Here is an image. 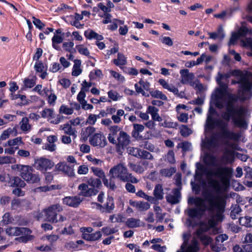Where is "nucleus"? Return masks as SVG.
Returning <instances> with one entry per match:
<instances>
[{"instance_id": "5701e85b", "label": "nucleus", "mask_w": 252, "mask_h": 252, "mask_svg": "<svg viewBox=\"0 0 252 252\" xmlns=\"http://www.w3.org/2000/svg\"><path fill=\"white\" fill-rule=\"evenodd\" d=\"M60 129L63 130L65 134L72 136L74 138L76 137L77 131L75 128L73 127L69 123L60 126Z\"/></svg>"}, {"instance_id": "1a4fd4ad", "label": "nucleus", "mask_w": 252, "mask_h": 252, "mask_svg": "<svg viewBox=\"0 0 252 252\" xmlns=\"http://www.w3.org/2000/svg\"><path fill=\"white\" fill-rule=\"evenodd\" d=\"M93 204L95 205L97 209L102 213H111L115 208L114 198L109 195H107L106 202L103 205L96 202H94Z\"/></svg>"}, {"instance_id": "ddd939ff", "label": "nucleus", "mask_w": 252, "mask_h": 252, "mask_svg": "<svg viewBox=\"0 0 252 252\" xmlns=\"http://www.w3.org/2000/svg\"><path fill=\"white\" fill-rule=\"evenodd\" d=\"M83 198L78 195L65 196L62 199L63 204L67 206L77 208L83 201Z\"/></svg>"}, {"instance_id": "5fc2aeb1", "label": "nucleus", "mask_w": 252, "mask_h": 252, "mask_svg": "<svg viewBox=\"0 0 252 252\" xmlns=\"http://www.w3.org/2000/svg\"><path fill=\"white\" fill-rule=\"evenodd\" d=\"M92 170L94 174L98 177L99 179H100L105 177V173L102 169L98 168L92 167Z\"/></svg>"}, {"instance_id": "9d476101", "label": "nucleus", "mask_w": 252, "mask_h": 252, "mask_svg": "<svg viewBox=\"0 0 252 252\" xmlns=\"http://www.w3.org/2000/svg\"><path fill=\"white\" fill-rule=\"evenodd\" d=\"M34 167L43 173L51 169L54 165V163L49 158H34Z\"/></svg>"}, {"instance_id": "f03ea898", "label": "nucleus", "mask_w": 252, "mask_h": 252, "mask_svg": "<svg viewBox=\"0 0 252 252\" xmlns=\"http://www.w3.org/2000/svg\"><path fill=\"white\" fill-rule=\"evenodd\" d=\"M227 173L228 169L226 168H219L215 172V175L220 178V182L212 178H207L208 186L213 189L217 195H213L209 191L204 190L202 194L208 205L189 209L188 213L189 217L200 219L205 211H208L210 213L215 211V217L218 220H221L223 219V213L226 206V196L220 195L219 194L224 190L229 185V179L227 176Z\"/></svg>"}, {"instance_id": "c9c22d12", "label": "nucleus", "mask_w": 252, "mask_h": 252, "mask_svg": "<svg viewBox=\"0 0 252 252\" xmlns=\"http://www.w3.org/2000/svg\"><path fill=\"white\" fill-rule=\"evenodd\" d=\"M126 224L128 228L138 227L141 226L140 220L133 218H128L126 222Z\"/></svg>"}, {"instance_id": "4468645a", "label": "nucleus", "mask_w": 252, "mask_h": 252, "mask_svg": "<svg viewBox=\"0 0 252 252\" xmlns=\"http://www.w3.org/2000/svg\"><path fill=\"white\" fill-rule=\"evenodd\" d=\"M89 185L87 183H82L78 187V189L80 191L78 195L84 197H91L97 194V191L94 189L89 188Z\"/></svg>"}, {"instance_id": "9b49d317", "label": "nucleus", "mask_w": 252, "mask_h": 252, "mask_svg": "<svg viewBox=\"0 0 252 252\" xmlns=\"http://www.w3.org/2000/svg\"><path fill=\"white\" fill-rule=\"evenodd\" d=\"M226 92L223 89L218 88L212 94V100L216 107L222 109L224 107V100Z\"/></svg>"}, {"instance_id": "a18cd8bd", "label": "nucleus", "mask_w": 252, "mask_h": 252, "mask_svg": "<svg viewBox=\"0 0 252 252\" xmlns=\"http://www.w3.org/2000/svg\"><path fill=\"white\" fill-rule=\"evenodd\" d=\"M36 80V77L35 76L32 79L26 78L24 81V85L27 88H31L35 85Z\"/></svg>"}, {"instance_id": "423d86ee", "label": "nucleus", "mask_w": 252, "mask_h": 252, "mask_svg": "<svg viewBox=\"0 0 252 252\" xmlns=\"http://www.w3.org/2000/svg\"><path fill=\"white\" fill-rule=\"evenodd\" d=\"M215 138L218 139L221 141L224 146V156L221 158H234L235 152L232 149L231 145L229 142L228 146H226L224 142L222 140H221L214 135V137L212 139H208L207 140H203L202 141L201 146L203 148L211 151H213L216 148L217 144L215 141Z\"/></svg>"}, {"instance_id": "7ed1b4c3", "label": "nucleus", "mask_w": 252, "mask_h": 252, "mask_svg": "<svg viewBox=\"0 0 252 252\" xmlns=\"http://www.w3.org/2000/svg\"><path fill=\"white\" fill-rule=\"evenodd\" d=\"M110 174H111V176L109 179V189L112 190H114L117 188L113 180V178L116 177L124 182L132 183H137L138 182V180L131 174L127 173L126 168L121 164L117 165L112 168L110 170Z\"/></svg>"}, {"instance_id": "aec40b11", "label": "nucleus", "mask_w": 252, "mask_h": 252, "mask_svg": "<svg viewBox=\"0 0 252 252\" xmlns=\"http://www.w3.org/2000/svg\"><path fill=\"white\" fill-rule=\"evenodd\" d=\"M108 129L110 131L107 137L108 141L113 144H116L117 143V140L115 139L116 136L118 132L121 131V128L118 126L113 125L110 126Z\"/></svg>"}, {"instance_id": "69168bd1", "label": "nucleus", "mask_w": 252, "mask_h": 252, "mask_svg": "<svg viewBox=\"0 0 252 252\" xmlns=\"http://www.w3.org/2000/svg\"><path fill=\"white\" fill-rule=\"evenodd\" d=\"M240 35L238 33L234 32L232 34L230 38L229 45H233L235 43L237 40L238 39Z\"/></svg>"}, {"instance_id": "dca6fc26", "label": "nucleus", "mask_w": 252, "mask_h": 252, "mask_svg": "<svg viewBox=\"0 0 252 252\" xmlns=\"http://www.w3.org/2000/svg\"><path fill=\"white\" fill-rule=\"evenodd\" d=\"M180 73L182 78L181 82L182 84L189 83L191 86H194V82H192L194 78L193 73L189 72L188 69H184L180 71Z\"/></svg>"}, {"instance_id": "603ef678", "label": "nucleus", "mask_w": 252, "mask_h": 252, "mask_svg": "<svg viewBox=\"0 0 252 252\" xmlns=\"http://www.w3.org/2000/svg\"><path fill=\"white\" fill-rule=\"evenodd\" d=\"M74 45V44L73 41L65 42L63 44V48L65 51L72 53Z\"/></svg>"}, {"instance_id": "13d9d810", "label": "nucleus", "mask_w": 252, "mask_h": 252, "mask_svg": "<svg viewBox=\"0 0 252 252\" xmlns=\"http://www.w3.org/2000/svg\"><path fill=\"white\" fill-rule=\"evenodd\" d=\"M244 170L245 178L252 180V168L248 166H245L244 167Z\"/></svg>"}, {"instance_id": "f3484780", "label": "nucleus", "mask_w": 252, "mask_h": 252, "mask_svg": "<svg viewBox=\"0 0 252 252\" xmlns=\"http://www.w3.org/2000/svg\"><path fill=\"white\" fill-rule=\"evenodd\" d=\"M83 181L87 183L89 186L92 187V188H91L92 189L96 190L97 194L102 187L101 181L99 178H95L94 177L88 178L87 177H85Z\"/></svg>"}, {"instance_id": "20e7f679", "label": "nucleus", "mask_w": 252, "mask_h": 252, "mask_svg": "<svg viewBox=\"0 0 252 252\" xmlns=\"http://www.w3.org/2000/svg\"><path fill=\"white\" fill-rule=\"evenodd\" d=\"M6 233L9 236H20L16 240L20 243H26L33 239L34 236L31 235L32 231L27 227H10L6 229Z\"/></svg>"}, {"instance_id": "393cba45", "label": "nucleus", "mask_w": 252, "mask_h": 252, "mask_svg": "<svg viewBox=\"0 0 252 252\" xmlns=\"http://www.w3.org/2000/svg\"><path fill=\"white\" fill-rule=\"evenodd\" d=\"M10 186L14 188H24L26 186V184L19 177H12L9 181Z\"/></svg>"}, {"instance_id": "0e129e2a", "label": "nucleus", "mask_w": 252, "mask_h": 252, "mask_svg": "<svg viewBox=\"0 0 252 252\" xmlns=\"http://www.w3.org/2000/svg\"><path fill=\"white\" fill-rule=\"evenodd\" d=\"M48 96L47 100L48 103L50 105H54L55 101L57 99V97L56 94L54 93H51Z\"/></svg>"}, {"instance_id": "a878e982", "label": "nucleus", "mask_w": 252, "mask_h": 252, "mask_svg": "<svg viewBox=\"0 0 252 252\" xmlns=\"http://www.w3.org/2000/svg\"><path fill=\"white\" fill-rule=\"evenodd\" d=\"M129 203L131 206L135 207L140 211L147 210L150 207V204L146 202H137L130 200Z\"/></svg>"}, {"instance_id": "864d4df0", "label": "nucleus", "mask_w": 252, "mask_h": 252, "mask_svg": "<svg viewBox=\"0 0 252 252\" xmlns=\"http://www.w3.org/2000/svg\"><path fill=\"white\" fill-rule=\"evenodd\" d=\"M11 210H17L21 206V202L19 198H14L11 200Z\"/></svg>"}, {"instance_id": "4be33fe9", "label": "nucleus", "mask_w": 252, "mask_h": 252, "mask_svg": "<svg viewBox=\"0 0 252 252\" xmlns=\"http://www.w3.org/2000/svg\"><path fill=\"white\" fill-rule=\"evenodd\" d=\"M247 20L248 21L252 23V15L248 16ZM242 44L243 46L250 49L251 51L247 52L246 54L248 56H252V38H246L241 40Z\"/></svg>"}, {"instance_id": "f257e3e1", "label": "nucleus", "mask_w": 252, "mask_h": 252, "mask_svg": "<svg viewBox=\"0 0 252 252\" xmlns=\"http://www.w3.org/2000/svg\"><path fill=\"white\" fill-rule=\"evenodd\" d=\"M236 101L235 96L229 95L225 110L220 113L221 119H214L211 115L208 114L205 126L206 131L207 129L212 130L215 127H217L218 130L215 133V136L222 140L226 146L229 145V140L236 141L240 138L239 134L228 128V123L231 119L239 127L244 128L247 126L245 120L246 110L242 106H235V102Z\"/></svg>"}, {"instance_id": "473e14b6", "label": "nucleus", "mask_w": 252, "mask_h": 252, "mask_svg": "<svg viewBox=\"0 0 252 252\" xmlns=\"http://www.w3.org/2000/svg\"><path fill=\"white\" fill-rule=\"evenodd\" d=\"M21 129L25 133L29 132L31 129V126L29 124V119L27 117H24L20 123Z\"/></svg>"}, {"instance_id": "8fccbe9b", "label": "nucleus", "mask_w": 252, "mask_h": 252, "mask_svg": "<svg viewBox=\"0 0 252 252\" xmlns=\"http://www.w3.org/2000/svg\"><path fill=\"white\" fill-rule=\"evenodd\" d=\"M11 198L9 196H2L0 198V204L3 207L7 206L11 202Z\"/></svg>"}, {"instance_id": "37998d69", "label": "nucleus", "mask_w": 252, "mask_h": 252, "mask_svg": "<svg viewBox=\"0 0 252 252\" xmlns=\"http://www.w3.org/2000/svg\"><path fill=\"white\" fill-rule=\"evenodd\" d=\"M177 148H181L183 152H186L191 150V144L189 142H183L179 143Z\"/></svg>"}, {"instance_id": "a19ab883", "label": "nucleus", "mask_w": 252, "mask_h": 252, "mask_svg": "<svg viewBox=\"0 0 252 252\" xmlns=\"http://www.w3.org/2000/svg\"><path fill=\"white\" fill-rule=\"evenodd\" d=\"M151 95L155 98H159L162 100H167V96L161 91L158 90L153 91L150 92Z\"/></svg>"}, {"instance_id": "7c9ffc66", "label": "nucleus", "mask_w": 252, "mask_h": 252, "mask_svg": "<svg viewBox=\"0 0 252 252\" xmlns=\"http://www.w3.org/2000/svg\"><path fill=\"white\" fill-rule=\"evenodd\" d=\"M140 163H141L142 166L140 165L139 164L137 165L132 163H129L128 166L131 169L134 171L136 173H143L144 171V169L142 166H147L148 163L145 160H142L141 162H140Z\"/></svg>"}, {"instance_id": "72a5a7b5", "label": "nucleus", "mask_w": 252, "mask_h": 252, "mask_svg": "<svg viewBox=\"0 0 252 252\" xmlns=\"http://www.w3.org/2000/svg\"><path fill=\"white\" fill-rule=\"evenodd\" d=\"M199 250L198 241L196 239H193L191 241V244L187 248L184 252H198Z\"/></svg>"}, {"instance_id": "39448f33", "label": "nucleus", "mask_w": 252, "mask_h": 252, "mask_svg": "<svg viewBox=\"0 0 252 252\" xmlns=\"http://www.w3.org/2000/svg\"><path fill=\"white\" fill-rule=\"evenodd\" d=\"M62 211H63V208L59 204L49 206L47 208L44 209L45 220L52 223L63 221L65 220V218L62 215H59V218L58 219V214Z\"/></svg>"}, {"instance_id": "f8f14e48", "label": "nucleus", "mask_w": 252, "mask_h": 252, "mask_svg": "<svg viewBox=\"0 0 252 252\" xmlns=\"http://www.w3.org/2000/svg\"><path fill=\"white\" fill-rule=\"evenodd\" d=\"M89 142L94 147L99 148L104 147L107 143L105 136L100 132L92 135L89 138Z\"/></svg>"}, {"instance_id": "6e6d98bb", "label": "nucleus", "mask_w": 252, "mask_h": 252, "mask_svg": "<svg viewBox=\"0 0 252 252\" xmlns=\"http://www.w3.org/2000/svg\"><path fill=\"white\" fill-rule=\"evenodd\" d=\"M223 219L221 220H218L217 218L215 217V215L214 216L212 217L211 218L208 220L207 223L208 224V225L211 228H214L217 225L218 222L221 221Z\"/></svg>"}, {"instance_id": "4c0bfd02", "label": "nucleus", "mask_w": 252, "mask_h": 252, "mask_svg": "<svg viewBox=\"0 0 252 252\" xmlns=\"http://www.w3.org/2000/svg\"><path fill=\"white\" fill-rule=\"evenodd\" d=\"M113 63L115 65L120 66L126 64L127 62L125 56L123 54L118 53L117 59H114Z\"/></svg>"}, {"instance_id": "bb28decb", "label": "nucleus", "mask_w": 252, "mask_h": 252, "mask_svg": "<svg viewBox=\"0 0 252 252\" xmlns=\"http://www.w3.org/2000/svg\"><path fill=\"white\" fill-rule=\"evenodd\" d=\"M206 201L205 198L203 199L200 197H190L188 199V204L189 205H195L196 207H203L205 205L204 202Z\"/></svg>"}, {"instance_id": "2eb2a0df", "label": "nucleus", "mask_w": 252, "mask_h": 252, "mask_svg": "<svg viewBox=\"0 0 252 252\" xmlns=\"http://www.w3.org/2000/svg\"><path fill=\"white\" fill-rule=\"evenodd\" d=\"M172 195L168 194L166 196L167 202L171 205L178 204L181 199V189L174 188L172 189Z\"/></svg>"}, {"instance_id": "f704fd0d", "label": "nucleus", "mask_w": 252, "mask_h": 252, "mask_svg": "<svg viewBox=\"0 0 252 252\" xmlns=\"http://www.w3.org/2000/svg\"><path fill=\"white\" fill-rule=\"evenodd\" d=\"M14 220L11 214L9 212H7L2 216V219L0 222V224L2 226L6 225L12 223Z\"/></svg>"}, {"instance_id": "6ab92c4d", "label": "nucleus", "mask_w": 252, "mask_h": 252, "mask_svg": "<svg viewBox=\"0 0 252 252\" xmlns=\"http://www.w3.org/2000/svg\"><path fill=\"white\" fill-rule=\"evenodd\" d=\"M74 165H67L63 163H59L56 167L58 171L63 172L65 175L69 177H73L75 175L73 169Z\"/></svg>"}, {"instance_id": "6e6552de", "label": "nucleus", "mask_w": 252, "mask_h": 252, "mask_svg": "<svg viewBox=\"0 0 252 252\" xmlns=\"http://www.w3.org/2000/svg\"><path fill=\"white\" fill-rule=\"evenodd\" d=\"M21 176L29 184H34L40 181L38 174L33 173V169L29 166H24L21 172Z\"/></svg>"}, {"instance_id": "338daca9", "label": "nucleus", "mask_w": 252, "mask_h": 252, "mask_svg": "<svg viewBox=\"0 0 252 252\" xmlns=\"http://www.w3.org/2000/svg\"><path fill=\"white\" fill-rule=\"evenodd\" d=\"M175 185L178 187L177 188L181 189H182V176L181 174L177 173L175 175Z\"/></svg>"}, {"instance_id": "79ce46f5", "label": "nucleus", "mask_w": 252, "mask_h": 252, "mask_svg": "<svg viewBox=\"0 0 252 252\" xmlns=\"http://www.w3.org/2000/svg\"><path fill=\"white\" fill-rule=\"evenodd\" d=\"M197 237L200 239L202 244L205 246H208L213 241L212 238L210 236L202 234L201 235L197 236Z\"/></svg>"}, {"instance_id": "4d7b16f0", "label": "nucleus", "mask_w": 252, "mask_h": 252, "mask_svg": "<svg viewBox=\"0 0 252 252\" xmlns=\"http://www.w3.org/2000/svg\"><path fill=\"white\" fill-rule=\"evenodd\" d=\"M180 133L182 136L184 137H187L191 134L192 131L187 126H182L180 130Z\"/></svg>"}, {"instance_id": "412c9836", "label": "nucleus", "mask_w": 252, "mask_h": 252, "mask_svg": "<svg viewBox=\"0 0 252 252\" xmlns=\"http://www.w3.org/2000/svg\"><path fill=\"white\" fill-rule=\"evenodd\" d=\"M240 84L241 87L246 91H250L252 88V80L251 81L247 77H242L239 81L236 82L234 80L232 81V84Z\"/></svg>"}, {"instance_id": "2f4dec72", "label": "nucleus", "mask_w": 252, "mask_h": 252, "mask_svg": "<svg viewBox=\"0 0 252 252\" xmlns=\"http://www.w3.org/2000/svg\"><path fill=\"white\" fill-rule=\"evenodd\" d=\"M95 131V128L94 127L92 126H88L84 129L82 130V137L84 140H87L89 137H90L92 135L94 134Z\"/></svg>"}, {"instance_id": "e433bc0d", "label": "nucleus", "mask_w": 252, "mask_h": 252, "mask_svg": "<svg viewBox=\"0 0 252 252\" xmlns=\"http://www.w3.org/2000/svg\"><path fill=\"white\" fill-rule=\"evenodd\" d=\"M239 221L241 225L245 226L247 227H252V217L249 216L240 217L239 219Z\"/></svg>"}, {"instance_id": "bf43d9fd", "label": "nucleus", "mask_w": 252, "mask_h": 252, "mask_svg": "<svg viewBox=\"0 0 252 252\" xmlns=\"http://www.w3.org/2000/svg\"><path fill=\"white\" fill-rule=\"evenodd\" d=\"M12 130L11 128H8L4 130L1 134L0 137V144L3 140H5L9 138L10 134L12 132Z\"/></svg>"}, {"instance_id": "58836bf2", "label": "nucleus", "mask_w": 252, "mask_h": 252, "mask_svg": "<svg viewBox=\"0 0 252 252\" xmlns=\"http://www.w3.org/2000/svg\"><path fill=\"white\" fill-rule=\"evenodd\" d=\"M63 41V37L59 35L55 34L52 38V46L53 47L59 50L60 49L59 47L57 45L58 44L61 43Z\"/></svg>"}, {"instance_id": "774afa93", "label": "nucleus", "mask_w": 252, "mask_h": 252, "mask_svg": "<svg viewBox=\"0 0 252 252\" xmlns=\"http://www.w3.org/2000/svg\"><path fill=\"white\" fill-rule=\"evenodd\" d=\"M96 122V116L95 114H91L89 115L87 120V123L90 125H94Z\"/></svg>"}, {"instance_id": "0eeeda50", "label": "nucleus", "mask_w": 252, "mask_h": 252, "mask_svg": "<svg viewBox=\"0 0 252 252\" xmlns=\"http://www.w3.org/2000/svg\"><path fill=\"white\" fill-rule=\"evenodd\" d=\"M117 151L122 155L123 151L130 143V137L126 132L121 130L117 138Z\"/></svg>"}, {"instance_id": "052dcab7", "label": "nucleus", "mask_w": 252, "mask_h": 252, "mask_svg": "<svg viewBox=\"0 0 252 252\" xmlns=\"http://www.w3.org/2000/svg\"><path fill=\"white\" fill-rule=\"evenodd\" d=\"M32 22L37 28L41 30L45 26V25L39 19H37L35 17H32Z\"/></svg>"}, {"instance_id": "3c124183", "label": "nucleus", "mask_w": 252, "mask_h": 252, "mask_svg": "<svg viewBox=\"0 0 252 252\" xmlns=\"http://www.w3.org/2000/svg\"><path fill=\"white\" fill-rule=\"evenodd\" d=\"M108 95L109 98L113 101H117L121 97L119 93L113 90H111L108 92Z\"/></svg>"}, {"instance_id": "680f3d73", "label": "nucleus", "mask_w": 252, "mask_h": 252, "mask_svg": "<svg viewBox=\"0 0 252 252\" xmlns=\"http://www.w3.org/2000/svg\"><path fill=\"white\" fill-rule=\"evenodd\" d=\"M102 236L101 232L97 231L95 233L90 234V241H95L99 240Z\"/></svg>"}, {"instance_id": "b1692460", "label": "nucleus", "mask_w": 252, "mask_h": 252, "mask_svg": "<svg viewBox=\"0 0 252 252\" xmlns=\"http://www.w3.org/2000/svg\"><path fill=\"white\" fill-rule=\"evenodd\" d=\"M159 110L154 106H149L147 108V113L151 114L153 121L161 122L162 118L158 114Z\"/></svg>"}, {"instance_id": "e2e57ef3", "label": "nucleus", "mask_w": 252, "mask_h": 252, "mask_svg": "<svg viewBox=\"0 0 252 252\" xmlns=\"http://www.w3.org/2000/svg\"><path fill=\"white\" fill-rule=\"evenodd\" d=\"M22 139L21 137H17L12 140H9L7 141V144H5V146L7 145L8 146H14L17 145L18 143H22Z\"/></svg>"}, {"instance_id": "ea45409f", "label": "nucleus", "mask_w": 252, "mask_h": 252, "mask_svg": "<svg viewBox=\"0 0 252 252\" xmlns=\"http://www.w3.org/2000/svg\"><path fill=\"white\" fill-rule=\"evenodd\" d=\"M41 115L43 118L53 119L55 118V114L52 109L45 108L41 112Z\"/></svg>"}, {"instance_id": "c03bdc74", "label": "nucleus", "mask_w": 252, "mask_h": 252, "mask_svg": "<svg viewBox=\"0 0 252 252\" xmlns=\"http://www.w3.org/2000/svg\"><path fill=\"white\" fill-rule=\"evenodd\" d=\"M34 68L36 72H41L47 70V67L44 66L41 61L36 62L34 65Z\"/></svg>"}, {"instance_id": "09e8293b", "label": "nucleus", "mask_w": 252, "mask_h": 252, "mask_svg": "<svg viewBox=\"0 0 252 252\" xmlns=\"http://www.w3.org/2000/svg\"><path fill=\"white\" fill-rule=\"evenodd\" d=\"M78 52L83 55L88 56L90 54L89 50L84 46L83 45H78L76 46Z\"/></svg>"}, {"instance_id": "c756f323", "label": "nucleus", "mask_w": 252, "mask_h": 252, "mask_svg": "<svg viewBox=\"0 0 252 252\" xmlns=\"http://www.w3.org/2000/svg\"><path fill=\"white\" fill-rule=\"evenodd\" d=\"M74 63L71 74L74 76H78L82 72V69L81 68V61L77 59L74 60Z\"/></svg>"}, {"instance_id": "cd10ccee", "label": "nucleus", "mask_w": 252, "mask_h": 252, "mask_svg": "<svg viewBox=\"0 0 252 252\" xmlns=\"http://www.w3.org/2000/svg\"><path fill=\"white\" fill-rule=\"evenodd\" d=\"M195 225L200 226L195 232L196 236L201 235L203 233L208 232L211 229L208 224L204 221H200L199 223L196 224Z\"/></svg>"}, {"instance_id": "c85d7f7f", "label": "nucleus", "mask_w": 252, "mask_h": 252, "mask_svg": "<svg viewBox=\"0 0 252 252\" xmlns=\"http://www.w3.org/2000/svg\"><path fill=\"white\" fill-rule=\"evenodd\" d=\"M153 194L156 199L162 200L163 198L164 192L161 184H158L156 185Z\"/></svg>"}, {"instance_id": "a211bd4d", "label": "nucleus", "mask_w": 252, "mask_h": 252, "mask_svg": "<svg viewBox=\"0 0 252 252\" xmlns=\"http://www.w3.org/2000/svg\"><path fill=\"white\" fill-rule=\"evenodd\" d=\"M127 152L129 155L136 158H138V156L140 157V158L153 157L149 152L145 150L141 151L137 148L129 147L127 148Z\"/></svg>"}, {"instance_id": "49530a36", "label": "nucleus", "mask_w": 252, "mask_h": 252, "mask_svg": "<svg viewBox=\"0 0 252 252\" xmlns=\"http://www.w3.org/2000/svg\"><path fill=\"white\" fill-rule=\"evenodd\" d=\"M101 231L105 235L108 236L116 233L118 229L116 228H111L108 226H105L102 228Z\"/></svg>"}, {"instance_id": "de8ad7c7", "label": "nucleus", "mask_w": 252, "mask_h": 252, "mask_svg": "<svg viewBox=\"0 0 252 252\" xmlns=\"http://www.w3.org/2000/svg\"><path fill=\"white\" fill-rule=\"evenodd\" d=\"M60 113H63L65 115H71L73 113L72 109L69 108L66 105H62L61 106L59 109Z\"/></svg>"}]
</instances>
